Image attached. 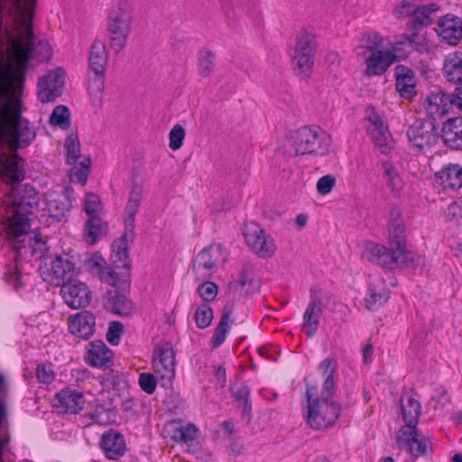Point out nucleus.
<instances>
[{
    "instance_id": "f257e3e1",
    "label": "nucleus",
    "mask_w": 462,
    "mask_h": 462,
    "mask_svg": "<svg viewBox=\"0 0 462 462\" xmlns=\"http://www.w3.org/2000/svg\"><path fill=\"white\" fill-rule=\"evenodd\" d=\"M36 0H0V70L11 63L17 68L21 88L32 54L41 61L51 57L47 42L38 41L32 20Z\"/></svg>"
},
{
    "instance_id": "f03ea898",
    "label": "nucleus",
    "mask_w": 462,
    "mask_h": 462,
    "mask_svg": "<svg viewBox=\"0 0 462 462\" xmlns=\"http://www.w3.org/2000/svg\"><path fill=\"white\" fill-rule=\"evenodd\" d=\"M21 80L17 68L7 63L0 70V146L6 141L17 148L29 146L36 137V130L21 116Z\"/></svg>"
},
{
    "instance_id": "7ed1b4c3",
    "label": "nucleus",
    "mask_w": 462,
    "mask_h": 462,
    "mask_svg": "<svg viewBox=\"0 0 462 462\" xmlns=\"http://www.w3.org/2000/svg\"><path fill=\"white\" fill-rule=\"evenodd\" d=\"M5 203L8 204L12 213L7 217L5 227L11 246L19 256L26 254V250L29 249L32 256L42 258L46 249L45 241L41 235L29 233L31 229L29 215L32 214L39 205V197L35 189L29 184L12 186Z\"/></svg>"
},
{
    "instance_id": "20e7f679",
    "label": "nucleus",
    "mask_w": 462,
    "mask_h": 462,
    "mask_svg": "<svg viewBox=\"0 0 462 462\" xmlns=\"http://www.w3.org/2000/svg\"><path fill=\"white\" fill-rule=\"evenodd\" d=\"M319 370L324 378L320 396L314 397L316 389L307 387V413L306 422L314 430L327 429L337 420L341 406L338 402L331 401L336 386L334 375L337 370V362L335 358L328 357L320 362Z\"/></svg>"
},
{
    "instance_id": "39448f33",
    "label": "nucleus",
    "mask_w": 462,
    "mask_h": 462,
    "mask_svg": "<svg viewBox=\"0 0 462 462\" xmlns=\"http://www.w3.org/2000/svg\"><path fill=\"white\" fill-rule=\"evenodd\" d=\"M133 5L130 0H117L108 17L107 29L110 48L119 53L126 44L133 22Z\"/></svg>"
},
{
    "instance_id": "423d86ee",
    "label": "nucleus",
    "mask_w": 462,
    "mask_h": 462,
    "mask_svg": "<svg viewBox=\"0 0 462 462\" xmlns=\"http://www.w3.org/2000/svg\"><path fill=\"white\" fill-rule=\"evenodd\" d=\"M362 257L370 263L390 270L397 266L408 267L420 263V256L416 254L403 253L374 242L365 243Z\"/></svg>"
},
{
    "instance_id": "0eeeda50",
    "label": "nucleus",
    "mask_w": 462,
    "mask_h": 462,
    "mask_svg": "<svg viewBox=\"0 0 462 462\" xmlns=\"http://www.w3.org/2000/svg\"><path fill=\"white\" fill-rule=\"evenodd\" d=\"M409 148L417 154H426L438 143L439 133L434 118L415 120L407 129Z\"/></svg>"
},
{
    "instance_id": "6e6552de",
    "label": "nucleus",
    "mask_w": 462,
    "mask_h": 462,
    "mask_svg": "<svg viewBox=\"0 0 462 462\" xmlns=\"http://www.w3.org/2000/svg\"><path fill=\"white\" fill-rule=\"evenodd\" d=\"M243 235L246 245L257 256L269 258L274 254L276 245L273 238L258 224L245 223L243 227Z\"/></svg>"
},
{
    "instance_id": "1a4fd4ad",
    "label": "nucleus",
    "mask_w": 462,
    "mask_h": 462,
    "mask_svg": "<svg viewBox=\"0 0 462 462\" xmlns=\"http://www.w3.org/2000/svg\"><path fill=\"white\" fill-rule=\"evenodd\" d=\"M396 442L399 448L410 453L415 458L429 457L433 453L430 439L420 436L418 429L400 428Z\"/></svg>"
},
{
    "instance_id": "9d476101",
    "label": "nucleus",
    "mask_w": 462,
    "mask_h": 462,
    "mask_svg": "<svg viewBox=\"0 0 462 462\" xmlns=\"http://www.w3.org/2000/svg\"><path fill=\"white\" fill-rule=\"evenodd\" d=\"M326 133L318 127L303 126L296 130L291 135V146L294 155L311 154L316 152L321 146Z\"/></svg>"
},
{
    "instance_id": "9b49d317",
    "label": "nucleus",
    "mask_w": 462,
    "mask_h": 462,
    "mask_svg": "<svg viewBox=\"0 0 462 462\" xmlns=\"http://www.w3.org/2000/svg\"><path fill=\"white\" fill-rule=\"evenodd\" d=\"M365 119L369 122L367 130L382 153H388L393 148V137L384 123L382 115L374 107H367Z\"/></svg>"
},
{
    "instance_id": "f8f14e48",
    "label": "nucleus",
    "mask_w": 462,
    "mask_h": 462,
    "mask_svg": "<svg viewBox=\"0 0 462 462\" xmlns=\"http://www.w3.org/2000/svg\"><path fill=\"white\" fill-rule=\"evenodd\" d=\"M316 52L315 37L313 34L303 31L296 37L293 64L301 73H309L314 63Z\"/></svg>"
},
{
    "instance_id": "ddd939ff",
    "label": "nucleus",
    "mask_w": 462,
    "mask_h": 462,
    "mask_svg": "<svg viewBox=\"0 0 462 462\" xmlns=\"http://www.w3.org/2000/svg\"><path fill=\"white\" fill-rule=\"evenodd\" d=\"M156 358L153 359V367L162 381V386L168 387L175 377V352L169 343H162L154 348Z\"/></svg>"
},
{
    "instance_id": "4468645a",
    "label": "nucleus",
    "mask_w": 462,
    "mask_h": 462,
    "mask_svg": "<svg viewBox=\"0 0 462 462\" xmlns=\"http://www.w3.org/2000/svg\"><path fill=\"white\" fill-rule=\"evenodd\" d=\"M40 271L44 281L54 286H61L70 281L74 265L68 259L57 255L50 263L46 259L44 264L40 266Z\"/></svg>"
},
{
    "instance_id": "2eb2a0df",
    "label": "nucleus",
    "mask_w": 462,
    "mask_h": 462,
    "mask_svg": "<svg viewBox=\"0 0 462 462\" xmlns=\"http://www.w3.org/2000/svg\"><path fill=\"white\" fill-rule=\"evenodd\" d=\"M65 71L57 68L49 71L38 81V98L42 103L53 102L62 95Z\"/></svg>"
},
{
    "instance_id": "dca6fc26",
    "label": "nucleus",
    "mask_w": 462,
    "mask_h": 462,
    "mask_svg": "<svg viewBox=\"0 0 462 462\" xmlns=\"http://www.w3.org/2000/svg\"><path fill=\"white\" fill-rule=\"evenodd\" d=\"M134 238V230L131 229V236L128 228L125 227V232L119 240L113 244V263L114 267L123 281H126L130 277V261H129V245L133 243Z\"/></svg>"
},
{
    "instance_id": "f3484780",
    "label": "nucleus",
    "mask_w": 462,
    "mask_h": 462,
    "mask_svg": "<svg viewBox=\"0 0 462 462\" xmlns=\"http://www.w3.org/2000/svg\"><path fill=\"white\" fill-rule=\"evenodd\" d=\"M60 287L62 298L71 309L85 308L90 303L91 292L85 283L76 280L69 281Z\"/></svg>"
},
{
    "instance_id": "a211bd4d",
    "label": "nucleus",
    "mask_w": 462,
    "mask_h": 462,
    "mask_svg": "<svg viewBox=\"0 0 462 462\" xmlns=\"http://www.w3.org/2000/svg\"><path fill=\"white\" fill-rule=\"evenodd\" d=\"M4 149V146H0V172L7 183L14 186L24 178L23 161L16 155L7 154Z\"/></svg>"
},
{
    "instance_id": "6ab92c4d",
    "label": "nucleus",
    "mask_w": 462,
    "mask_h": 462,
    "mask_svg": "<svg viewBox=\"0 0 462 462\" xmlns=\"http://www.w3.org/2000/svg\"><path fill=\"white\" fill-rule=\"evenodd\" d=\"M436 32L442 42L457 45L462 40V19L447 14L439 19Z\"/></svg>"
},
{
    "instance_id": "aec40b11",
    "label": "nucleus",
    "mask_w": 462,
    "mask_h": 462,
    "mask_svg": "<svg viewBox=\"0 0 462 462\" xmlns=\"http://www.w3.org/2000/svg\"><path fill=\"white\" fill-rule=\"evenodd\" d=\"M444 145L452 151H462V116L447 119L439 134Z\"/></svg>"
},
{
    "instance_id": "412c9836",
    "label": "nucleus",
    "mask_w": 462,
    "mask_h": 462,
    "mask_svg": "<svg viewBox=\"0 0 462 462\" xmlns=\"http://www.w3.org/2000/svg\"><path fill=\"white\" fill-rule=\"evenodd\" d=\"M96 328V318L88 310L80 311L69 318V329L78 337L88 339L93 336Z\"/></svg>"
},
{
    "instance_id": "4be33fe9",
    "label": "nucleus",
    "mask_w": 462,
    "mask_h": 462,
    "mask_svg": "<svg viewBox=\"0 0 462 462\" xmlns=\"http://www.w3.org/2000/svg\"><path fill=\"white\" fill-rule=\"evenodd\" d=\"M55 399L57 401L56 406L63 409V411L66 413L77 414L83 409L85 404L83 393L69 387L57 393Z\"/></svg>"
},
{
    "instance_id": "5701e85b",
    "label": "nucleus",
    "mask_w": 462,
    "mask_h": 462,
    "mask_svg": "<svg viewBox=\"0 0 462 462\" xmlns=\"http://www.w3.org/2000/svg\"><path fill=\"white\" fill-rule=\"evenodd\" d=\"M100 446L106 457L113 460L123 457L126 450L125 437L114 430L103 434Z\"/></svg>"
},
{
    "instance_id": "b1692460",
    "label": "nucleus",
    "mask_w": 462,
    "mask_h": 462,
    "mask_svg": "<svg viewBox=\"0 0 462 462\" xmlns=\"http://www.w3.org/2000/svg\"><path fill=\"white\" fill-rule=\"evenodd\" d=\"M106 261L101 256H94L85 260L86 268L92 273L98 275L100 280L104 282L113 286L119 285L124 282L116 268H105Z\"/></svg>"
},
{
    "instance_id": "393cba45",
    "label": "nucleus",
    "mask_w": 462,
    "mask_h": 462,
    "mask_svg": "<svg viewBox=\"0 0 462 462\" xmlns=\"http://www.w3.org/2000/svg\"><path fill=\"white\" fill-rule=\"evenodd\" d=\"M389 291L385 282L380 278H374L369 282L365 297V306L370 310H375L387 302Z\"/></svg>"
},
{
    "instance_id": "a878e982",
    "label": "nucleus",
    "mask_w": 462,
    "mask_h": 462,
    "mask_svg": "<svg viewBox=\"0 0 462 462\" xmlns=\"http://www.w3.org/2000/svg\"><path fill=\"white\" fill-rule=\"evenodd\" d=\"M436 180L444 189L457 190L462 188V165L448 163L435 173Z\"/></svg>"
},
{
    "instance_id": "bb28decb",
    "label": "nucleus",
    "mask_w": 462,
    "mask_h": 462,
    "mask_svg": "<svg viewBox=\"0 0 462 462\" xmlns=\"http://www.w3.org/2000/svg\"><path fill=\"white\" fill-rule=\"evenodd\" d=\"M448 105H452V94L448 95L438 88L429 94L425 101V108L430 116V118L446 114L448 110Z\"/></svg>"
},
{
    "instance_id": "cd10ccee",
    "label": "nucleus",
    "mask_w": 462,
    "mask_h": 462,
    "mask_svg": "<svg viewBox=\"0 0 462 462\" xmlns=\"http://www.w3.org/2000/svg\"><path fill=\"white\" fill-rule=\"evenodd\" d=\"M366 57V74L368 76H380L394 62V58L387 51H373Z\"/></svg>"
},
{
    "instance_id": "c85d7f7f",
    "label": "nucleus",
    "mask_w": 462,
    "mask_h": 462,
    "mask_svg": "<svg viewBox=\"0 0 462 462\" xmlns=\"http://www.w3.org/2000/svg\"><path fill=\"white\" fill-rule=\"evenodd\" d=\"M143 185L134 181L129 195V199L125 209V227L128 228V232L130 235L131 229L134 230L135 227V215L140 208L141 200L143 199Z\"/></svg>"
},
{
    "instance_id": "c756f323",
    "label": "nucleus",
    "mask_w": 462,
    "mask_h": 462,
    "mask_svg": "<svg viewBox=\"0 0 462 462\" xmlns=\"http://www.w3.org/2000/svg\"><path fill=\"white\" fill-rule=\"evenodd\" d=\"M260 282L249 276L245 268H243L239 280L232 281L228 284V292L232 297L240 298L249 295L259 290Z\"/></svg>"
},
{
    "instance_id": "7c9ffc66",
    "label": "nucleus",
    "mask_w": 462,
    "mask_h": 462,
    "mask_svg": "<svg viewBox=\"0 0 462 462\" xmlns=\"http://www.w3.org/2000/svg\"><path fill=\"white\" fill-rule=\"evenodd\" d=\"M71 192L70 189L66 188L62 194L48 199L46 206L51 217L60 221L69 211L72 208Z\"/></svg>"
},
{
    "instance_id": "2f4dec72",
    "label": "nucleus",
    "mask_w": 462,
    "mask_h": 462,
    "mask_svg": "<svg viewBox=\"0 0 462 462\" xmlns=\"http://www.w3.org/2000/svg\"><path fill=\"white\" fill-rule=\"evenodd\" d=\"M234 305V301H228L223 308L220 320L211 338L212 346L214 348L219 347L226 340L232 324L231 316L233 314Z\"/></svg>"
},
{
    "instance_id": "473e14b6",
    "label": "nucleus",
    "mask_w": 462,
    "mask_h": 462,
    "mask_svg": "<svg viewBox=\"0 0 462 462\" xmlns=\"http://www.w3.org/2000/svg\"><path fill=\"white\" fill-rule=\"evenodd\" d=\"M401 408L402 419L405 425L401 428L417 429L419 418L421 411L420 403L418 400L411 396H404L401 398Z\"/></svg>"
},
{
    "instance_id": "72a5a7b5",
    "label": "nucleus",
    "mask_w": 462,
    "mask_h": 462,
    "mask_svg": "<svg viewBox=\"0 0 462 462\" xmlns=\"http://www.w3.org/2000/svg\"><path fill=\"white\" fill-rule=\"evenodd\" d=\"M112 359V351L103 341H93L88 351V363L94 367H107Z\"/></svg>"
},
{
    "instance_id": "f704fd0d",
    "label": "nucleus",
    "mask_w": 462,
    "mask_h": 462,
    "mask_svg": "<svg viewBox=\"0 0 462 462\" xmlns=\"http://www.w3.org/2000/svg\"><path fill=\"white\" fill-rule=\"evenodd\" d=\"M321 315V300L317 296L311 297V300L303 315V325L310 328L306 332L309 337H311L317 332Z\"/></svg>"
},
{
    "instance_id": "c9c22d12",
    "label": "nucleus",
    "mask_w": 462,
    "mask_h": 462,
    "mask_svg": "<svg viewBox=\"0 0 462 462\" xmlns=\"http://www.w3.org/2000/svg\"><path fill=\"white\" fill-rule=\"evenodd\" d=\"M446 79L455 84H462V52L455 51L448 54L443 65Z\"/></svg>"
},
{
    "instance_id": "e433bc0d",
    "label": "nucleus",
    "mask_w": 462,
    "mask_h": 462,
    "mask_svg": "<svg viewBox=\"0 0 462 462\" xmlns=\"http://www.w3.org/2000/svg\"><path fill=\"white\" fill-rule=\"evenodd\" d=\"M105 307L115 314L120 316H128L132 313V301L116 290L107 291V300Z\"/></svg>"
},
{
    "instance_id": "4c0bfd02",
    "label": "nucleus",
    "mask_w": 462,
    "mask_h": 462,
    "mask_svg": "<svg viewBox=\"0 0 462 462\" xmlns=\"http://www.w3.org/2000/svg\"><path fill=\"white\" fill-rule=\"evenodd\" d=\"M220 254V245H209L198 254L194 261L193 268H202L206 271L211 272L219 261Z\"/></svg>"
},
{
    "instance_id": "58836bf2",
    "label": "nucleus",
    "mask_w": 462,
    "mask_h": 462,
    "mask_svg": "<svg viewBox=\"0 0 462 462\" xmlns=\"http://www.w3.org/2000/svg\"><path fill=\"white\" fill-rule=\"evenodd\" d=\"M233 397L240 402L241 417L246 423L251 420L252 405L249 402L250 390L243 383H236L230 387Z\"/></svg>"
},
{
    "instance_id": "ea45409f",
    "label": "nucleus",
    "mask_w": 462,
    "mask_h": 462,
    "mask_svg": "<svg viewBox=\"0 0 462 462\" xmlns=\"http://www.w3.org/2000/svg\"><path fill=\"white\" fill-rule=\"evenodd\" d=\"M405 226L403 221L399 218L391 219L389 226V245L391 247L403 253H408L405 249Z\"/></svg>"
},
{
    "instance_id": "a19ab883",
    "label": "nucleus",
    "mask_w": 462,
    "mask_h": 462,
    "mask_svg": "<svg viewBox=\"0 0 462 462\" xmlns=\"http://www.w3.org/2000/svg\"><path fill=\"white\" fill-rule=\"evenodd\" d=\"M107 62L106 46L102 42L95 41L89 53V68L94 73H105Z\"/></svg>"
},
{
    "instance_id": "79ce46f5",
    "label": "nucleus",
    "mask_w": 462,
    "mask_h": 462,
    "mask_svg": "<svg viewBox=\"0 0 462 462\" xmlns=\"http://www.w3.org/2000/svg\"><path fill=\"white\" fill-rule=\"evenodd\" d=\"M439 9L437 4L418 5L412 16V25L417 31L430 25L432 23L433 14Z\"/></svg>"
},
{
    "instance_id": "37998d69",
    "label": "nucleus",
    "mask_w": 462,
    "mask_h": 462,
    "mask_svg": "<svg viewBox=\"0 0 462 462\" xmlns=\"http://www.w3.org/2000/svg\"><path fill=\"white\" fill-rule=\"evenodd\" d=\"M106 224L98 216L88 217L84 230L87 243L94 245L98 238L106 235Z\"/></svg>"
},
{
    "instance_id": "c03bdc74",
    "label": "nucleus",
    "mask_w": 462,
    "mask_h": 462,
    "mask_svg": "<svg viewBox=\"0 0 462 462\" xmlns=\"http://www.w3.org/2000/svg\"><path fill=\"white\" fill-rule=\"evenodd\" d=\"M90 164L91 160L89 157H84L78 164L77 162L73 164L74 166L69 171L70 181L85 185L88 180Z\"/></svg>"
},
{
    "instance_id": "a18cd8bd",
    "label": "nucleus",
    "mask_w": 462,
    "mask_h": 462,
    "mask_svg": "<svg viewBox=\"0 0 462 462\" xmlns=\"http://www.w3.org/2000/svg\"><path fill=\"white\" fill-rule=\"evenodd\" d=\"M64 148L66 150V163L75 164L80 158V143L77 134L71 133L67 136Z\"/></svg>"
},
{
    "instance_id": "49530a36",
    "label": "nucleus",
    "mask_w": 462,
    "mask_h": 462,
    "mask_svg": "<svg viewBox=\"0 0 462 462\" xmlns=\"http://www.w3.org/2000/svg\"><path fill=\"white\" fill-rule=\"evenodd\" d=\"M50 124L58 125L61 129H68L70 125V114L67 106L60 105L56 106L50 117Z\"/></svg>"
},
{
    "instance_id": "de8ad7c7",
    "label": "nucleus",
    "mask_w": 462,
    "mask_h": 462,
    "mask_svg": "<svg viewBox=\"0 0 462 462\" xmlns=\"http://www.w3.org/2000/svg\"><path fill=\"white\" fill-rule=\"evenodd\" d=\"M395 88L402 97H410L416 94L413 78L410 75H398Z\"/></svg>"
},
{
    "instance_id": "09e8293b",
    "label": "nucleus",
    "mask_w": 462,
    "mask_h": 462,
    "mask_svg": "<svg viewBox=\"0 0 462 462\" xmlns=\"http://www.w3.org/2000/svg\"><path fill=\"white\" fill-rule=\"evenodd\" d=\"M199 430L193 424H187L176 428L172 433V439L176 442H190L198 437Z\"/></svg>"
},
{
    "instance_id": "8fccbe9b",
    "label": "nucleus",
    "mask_w": 462,
    "mask_h": 462,
    "mask_svg": "<svg viewBox=\"0 0 462 462\" xmlns=\"http://www.w3.org/2000/svg\"><path fill=\"white\" fill-rule=\"evenodd\" d=\"M384 171V180L393 191H400L402 188V180L397 170L389 162L383 164Z\"/></svg>"
},
{
    "instance_id": "3c124183",
    "label": "nucleus",
    "mask_w": 462,
    "mask_h": 462,
    "mask_svg": "<svg viewBox=\"0 0 462 462\" xmlns=\"http://www.w3.org/2000/svg\"><path fill=\"white\" fill-rule=\"evenodd\" d=\"M196 325L199 328H208L213 319V310L207 304H201L197 308L194 314Z\"/></svg>"
},
{
    "instance_id": "603ef678",
    "label": "nucleus",
    "mask_w": 462,
    "mask_h": 462,
    "mask_svg": "<svg viewBox=\"0 0 462 462\" xmlns=\"http://www.w3.org/2000/svg\"><path fill=\"white\" fill-rule=\"evenodd\" d=\"M5 280L15 291H19L23 287L22 275L20 273L18 263L7 267L5 273Z\"/></svg>"
},
{
    "instance_id": "864d4df0",
    "label": "nucleus",
    "mask_w": 462,
    "mask_h": 462,
    "mask_svg": "<svg viewBox=\"0 0 462 462\" xmlns=\"http://www.w3.org/2000/svg\"><path fill=\"white\" fill-rule=\"evenodd\" d=\"M215 55L208 50L201 51L199 54V70L200 74L207 77L208 76L215 66Z\"/></svg>"
},
{
    "instance_id": "5fc2aeb1",
    "label": "nucleus",
    "mask_w": 462,
    "mask_h": 462,
    "mask_svg": "<svg viewBox=\"0 0 462 462\" xmlns=\"http://www.w3.org/2000/svg\"><path fill=\"white\" fill-rule=\"evenodd\" d=\"M200 297L208 302L213 301L218 292V286L213 282H204L197 289Z\"/></svg>"
},
{
    "instance_id": "6e6d98bb",
    "label": "nucleus",
    "mask_w": 462,
    "mask_h": 462,
    "mask_svg": "<svg viewBox=\"0 0 462 462\" xmlns=\"http://www.w3.org/2000/svg\"><path fill=\"white\" fill-rule=\"evenodd\" d=\"M185 137V129L179 124H176L169 134V146L171 150L175 151L180 149L183 144Z\"/></svg>"
},
{
    "instance_id": "4d7b16f0",
    "label": "nucleus",
    "mask_w": 462,
    "mask_h": 462,
    "mask_svg": "<svg viewBox=\"0 0 462 462\" xmlns=\"http://www.w3.org/2000/svg\"><path fill=\"white\" fill-rule=\"evenodd\" d=\"M37 379L40 383L49 384L55 379V373L51 363L39 364L36 368Z\"/></svg>"
},
{
    "instance_id": "13d9d810",
    "label": "nucleus",
    "mask_w": 462,
    "mask_h": 462,
    "mask_svg": "<svg viewBox=\"0 0 462 462\" xmlns=\"http://www.w3.org/2000/svg\"><path fill=\"white\" fill-rule=\"evenodd\" d=\"M363 42L365 45L359 46V50H363L364 48L367 49L369 51H379L378 48L381 47L383 43L382 37L374 32H367L363 37Z\"/></svg>"
},
{
    "instance_id": "bf43d9fd",
    "label": "nucleus",
    "mask_w": 462,
    "mask_h": 462,
    "mask_svg": "<svg viewBox=\"0 0 462 462\" xmlns=\"http://www.w3.org/2000/svg\"><path fill=\"white\" fill-rule=\"evenodd\" d=\"M138 383H139L141 389L148 394L153 393L156 390L157 380H156V377L152 374H150V373L140 374Z\"/></svg>"
},
{
    "instance_id": "052dcab7",
    "label": "nucleus",
    "mask_w": 462,
    "mask_h": 462,
    "mask_svg": "<svg viewBox=\"0 0 462 462\" xmlns=\"http://www.w3.org/2000/svg\"><path fill=\"white\" fill-rule=\"evenodd\" d=\"M124 331L123 324L119 321H112L109 324L106 332V339L113 346H117L120 342L121 336Z\"/></svg>"
},
{
    "instance_id": "680f3d73",
    "label": "nucleus",
    "mask_w": 462,
    "mask_h": 462,
    "mask_svg": "<svg viewBox=\"0 0 462 462\" xmlns=\"http://www.w3.org/2000/svg\"><path fill=\"white\" fill-rule=\"evenodd\" d=\"M84 209L88 217L97 216L100 210V200L98 196L89 193L86 196L84 202Z\"/></svg>"
},
{
    "instance_id": "e2e57ef3",
    "label": "nucleus",
    "mask_w": 462,
    "mask_h": 462,
    "mask_svg": "<svg viewBox=\"0 0 462 462\" xmlns=\"http://www.w3.org/2000/svg\"><path fill=\"white\" fill-rule=\"evenodd\" d=\"M416 0H402L394 9V14L397 18H402L414 14L417 5Z\"/></svg>"
},
{
    "instance_id": "0e129e2a",
    "label": "nucleus",
    "mask_w": 462,
    "mask_h": 462,
    "mask_svg": "<svg viewBox=\"0 0 462 462\" xmlns=\"http://www.w3.org/2000/svg\"><path fill=\"white\" fill-rule=\"evenodd\" d=\"M446 218L455 225L462 224V205L457 201L451 203L446 210Z\"/></svg>"
},
{
    "instance_id": "69168bd1",
    "label": "nucleus",
    "mask_w": 462,
    "mask_h": 462,
    "mask_svg": "<svg viewBox=\"0 0 462 462\" xmlns=\"http://www.w3.org/2000/svg\"><path fill=\"white\" fill-rule=\"evenodd\" d=\"M105 73H94V77L89 79V93L93 96H100L105 88Z\"/></svg>"
},
{
    "instance_id": "338daca9",
    "label": "nucleus",
    "mask_w": 462,
    "mask_h": 462,
    "mask_svg": "<svg viewBox=\"0 0 462 462\" xmlns=\"http://www.w3.org/2000/svg\"><path fill=\"white\" fill-rule=\"evenodd\" d=\"M336 185V179L331 175H325L321 177L317 182V189L319 194H328L333 187Z\"/></svg>"
},
{
    "instance_id": "774afa93",
    "label": "nucleus",
    "mask_w": 462,
    "mask_h": 462,
    "mask_svg": "<svg viewBox=\"0 0 462 462\" xmlns=\"http://www.w3.org/2000/svg\"><path fill=\"white\" fill-rule=\"evenodd\" d=\"M407 42L406 41H401L398 42H395L391 50H387V51L390 52L391 55L394 58V62L400 60H403L407 57V51H406Z\"/></svg>"
}]
</instances>
